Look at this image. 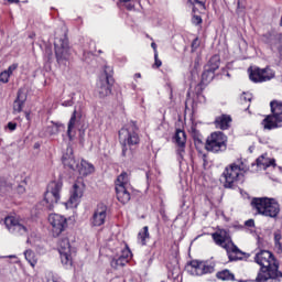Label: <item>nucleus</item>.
<instances>
[{"mask_svg": "<svg viewBox=\"0 0 282 282\" xmlns=\"http://www.w3.org/2000/svg\"><path fill=\"white\" fill-rule=\"evenodd\" d=\"M256 263L260 265V270L256 280L251 282H281L282 272L279 271V261L274 254L268 250H260L254 257Z\"/></svg>", "mask_w": 282, "mask_h": 282, "instance_id": "obj_1", "label": "nucleus"}, {"mask_svg": "<svg viewBox=\"0 0 282 282\" xmlns=\"http://www.w3.org/2000/svg\"><path fill=\"white\" fill-rule=\"evenodd\" d=\"M250 206L252 210H256L257 215L262 217H269V219H279L281 215V205L276 198L270 197H253L251 198Z\"/></svg>", "mask_w": 282, "mask_h": 282, "instance_id": "obj_2", "label": "nucleus"}, {"mask_svg": "<svg viewBox=\"0 0 282 282\" xmlns=\"http://www.w3.org/2000/svg\"><path fill=\"white\" fill-rule=\"evenodd\" d=\"M249 170L250 167L246 166L243 162L230 164L223 172L224 186L226 188H237V184L243 182V173Z\"/></svg>", "mask_w": 282, "mask_h": 282, "instance_id": "obj_3", "label": "nucleus"}, {"mask_svg": "<svg viewBox=\"0 0 282 282\" xmlns=\"http://www.w3.org/2000/svg\"><path fill=\"white\" fill-rule=\"evenodd\" d=\"M119 142L122 145L121 155L123 158H131V150H129V147L140 144V135L133 130V126L122 128L119 130Z\"/></svg>", "mask_w": 282, "mask_h": 282, "instance_id": "obj_4", "label": "nucleus"}, {"mask_svg": "<svg viewBox=\"0 0 282 282\" xmlns=\"http://www.w3.org/2000/svg\"><path fill=\"white\" fill-rule=\"evenodd\" d=\"M271 115L267 116L261 124L267 131H272V129H281L282 127V101L272 100L270 102Z\"/></svg>", "mask_w": 282, "mask_h": 282, "instance_id": "obj_5", "label": "nucleus"}, {"mask_svg": "<svg viewBox=\"0 0 282 282\" xmlns=\"http://www.w3.org/2000/svg\"><path fill=\"white\" fill-rule=\"evenodd\" d=\"M113 86V67L106 65L104 75L97 82L96 95L98 98H107L111 96V87Z\"/></svg>", "mask_w": 282, "mask_h": 282, "instance_id": "obj_6", "label": "nucleus"}, {"mask_svg": "<svg viewBox=\"0 0 282 282\" xmlns=\"http://www.w3.org/2000/svg\"><path fill=\"white\" fill-rule=\"evenodd\" d=\"M4 226L10 235H14V237H28L30 235V226H26L25 220L17 216H7Z\"/></svg>", "mask_w": 282, "mask_h": 282, "instance_id": "obj_7", "label": "nucleus"}, {"mask_svg": "<svg viewBox=\"0 0 282 282\" xmlns=\"http://www.w3.org/2000/svg\"><path fill=\"white\" fill-rule=\"evenodd\" d=\"M61 191H63V181H52L44 194V202L48 210H54V207L61 202Z\"/></svg>", "mask_w": 282, "mask_h": 282, "instance_id": "obj_8", "label": "nucleus"}, {"mask_svg": "<svg viewBox=\"0 0 282 282\" xmlns=\"http://www.w3.org/2000/svg\"><path fill=\"white\" fill-rule=\"evenodd\" d=\"M55 56L58 65L67 67L69 65V57L72 56V50L69 48V40L67 36L56 39L54 42Z\"/></svg>", "mask_w": 282, "mask_h": 282, "instance_id": "obj_9", "label": "nucleus"}, {"mask_svg": "<svg viewBox=\"0 0 282 282\" xmlns=\"http://www.w3.org/2000/svg\"><path fill=\"white\" fill-rule=\"evenodd\" d=\"M226 142H228V138L224 132H214L207 138L205 149L210 153H224L228 149Z\"/></svg>", "mask_w": 282, "mask_h": 282, "instance_id": "obj_10", "label": "nucleus"}, {"mask_svg": "<svg viewBox=\"0 0 282 282\" xmlns=\"http://www.w3.org/2000/svg\"><path fill=\"white\" fill-rule=\"evenodd\" d=\"M186 269L192 276H204V274H213L215 272V265L199 260H192Z\"/></svg>", "mask_w": 282, "mask_h": 282, "instance_id": "obj_11", "label": "nucleus"}, {"mask_svg": "<svg viewBox=\"0 0 282 282\" xmlns=\"http://www.w3.org/2000/svg\"><path fill=\"white\" fill-rule=\"evenodd\" d=\"M48 224L51 226V232L53 237H61L67 229V218L59 214L48 215Z\"/></svg>", "mask_w": 282, "mask_h": 282, "instance_id": "obj_12", "label": "nucleus"}, {"mask_svg": "<svg viewBox=\"0 0 282 282\" xmlns=\"http://www.w3.org/2000/svg\"><path fill=\"white\" fill-rule=\"evenodd\" d=\"M58 252L63 265H66V268H72L74 261L72 259V245H69V239L64 238L59 241Z\"/></svg>", "mask_w": 282, "mask_h": 282, "instance_id": "obj_13", "label": "nucleus"}, {"mask_svg": "<svg viewBox=\"0 0 282 282\" xmlns=\"http://www.w3.org/2000/svg\"><path fill=\"white\" fill-rule=\"evenodd\" d=\"M131 259V249L129 247H126L121 249L120 254L113 256L110 259V265L113 268V270H120V268H124L129 263V260Z\"/></svg>", "mask_w": 282, "mask_h": 282, "instance_id": "obj_14", "label": "nucleus"}, {"mask_svg": "<svg viewBox=\"0 0 282 282\" xmlns=\"http://www.w3.org/2000/svg\"><path fill=\"white\" fill-rule=\"evenodd\" d=\"M174 141L178 147L176 150L177 162L182 164V162H184V155L186 154V132L177 130L174 135Z\"/></svg>", "mask_w": 282, "mask_h": 282, "instance_id": "obj_15", "label": "nucleus"}, {"mask_svg": "<svg viewBox=\"0 0 282 282\" xmlns=\"http://www.w3.org/2000/svg\"><path fill=\"white\" fill-rule=\"evenodd\" d=\"M105 221H107V205L99 204L90 218V226H105Z\"/></svg>", "mask_w": 282, "mask_h": 282, "instance_id": "obj_16", "label": "nucleus"}, {"mask_svg": "<svg viewBox=\"0 0 282 282\" xmlns=\"http://www.w3.org/2000/svg\"><path fill=\"white\" fill-rule=\"evenodd\" d=\"M62 162L64 166L70 169V171H78L80 166V162L74 158V149H72V147L66 149V152L62 156Z\"/></svg>", "mask_w": 282, "mask_h": 282, "instance_id": "obj_17", "label": "nucleus"}, {"mask_svg": "<svg viewBox=\"0 0 282 282\" xmlns=\"http://www.w3.org/2000/svg\"><path fill=\"white\" fill-rule=\"evenodd\" d=\"M80 197H83V188H80L78 184H74L69 199L66 203H64L66 209L78 208V205L80 204Z\"/></svg>", "mask_w": 282, "mask_h": 282, "instance_id": "obj_18", "label": "nucleus"}, {"mask_svg": "<svg viewBox=\"0 0 282 282\" xmlns=\"http://www.w3.org/2000/svg\"><path fill=\"white\" fill-rule=\"evenodd\" d=\"M212 238L216 246H219L220 248H224L225 250L232 243V240L230 239V235H228V231L221 229L212 235Z\"/></svg>", "mask_w": 282, "mask_h": 282, "instance_id": "obj_19", "label": "nucleus"}, {"mask_svg": "<svg viewBox=\"0 0 282 282\" xmlns=\"http://www.w3.org/2000/svg\"><path fill=\"white\" fill-rule=\"evenodd\" d=\"M254 165H257L258 169L265 171L270 169V166L274 169L276 166V160L271 159L270 156H268V153H264L256 160V163L251 164V166H254Z\"/></svg>", "mask_w": 282, "mask_h": 282, "instance_id": "obj_20", "label": "nucleus"}, {"mask_svg": "<svg viewBox=\"0 0 282 282\" xmlns=\"http://www.w3.org/2000/svg\"><path fill=\"white\" fill-rule=\"evenodd\" d=\"M229 261H241L243 259V251H241L235 242H232L227 249H225Z\"/></svg>", "mask_w": 282, "mask_h": 282, "instance_id": "obj_21", "label": "nucleus"}, {"mask_svg": "<svg viewBox=\"0 0 282 282\" xmlns=\"http://www.w3.org/2000/svg\"><path fill=\"white\" fill-rule=\"evenodd\" d=\"M25 100H28V95L22 89H19L18 96L13 102V113H21V111H23Z\"/></svg>", "mask_w": 282, "mask_h": 282, "instance_id": "obj_22", "label": "nucleus"}, {"mask_svg": "<svg viewBox=\"0 0 282 282\" xmlns=\"http://www.w3.org/2000/svg\"><path fill=\"white\" fill-rule=\"evenodd\" d=\"M117 199L120 204H129L131 200V193H129V187L122 185L116 186Z\"/></svg>", "mask_w": 282, "mask_h": 282, "instance_id": "obj_23", "label": "nucleus"}, {"mask_svg": "<svg viewBox=\"0 0 282 282\" xmlns=\"http://www.w3.org/2000/svg\"><path fill=\"white\" fill-rule=\"evenodd\" d=\"M231 122H232V118L228 115H223L215 119V126L217 127V129H221L223 131H226V129H229Z\"/></svg>", "mask_w": 282, "mask_h": 282, "instance_id": "obj_24", "label": "nucleus"}, {"mask_svg": "<svg viewBox=\"0 0 282 282\" xmlns=\"http://www.w3.org/2000/svg\"><path fill=\"white\" fill-rule=\"evenodd\" d=\"M94 171H95L94 164L85 160H82L79 162V167L77 169V172L79 173V175H82V177H87V175H91Z\"/></svg>", "mask_w": 282, "mask_h": 282, "instance_id": "obj_25", "label": "nucleus"}, {"mask_svg": "<svg viewBox=\"0 0 282 282\" xmlns=\"http://www.w3.org/2000/svg\"><path fill=\"white\" fill-rule=\"evenodd\" d=\"M219 65H221V58L219 57V55H213L209 61L207 62V64L204 66V68L207 72H217V69H219Z\"/></svg>", "mask_w": 282, "mask_h": 282, "instance_id": "obj_26", "label": "nucleus"}, {"mask_svg": "<svg viewBox=\"0 0 282 282\" xmlns=\"http://www.w3.org/2000/svg\"><path fill=\"white\" fill-rule=\"evenodd\" d=\"M189 134L192 135L194 140V144L196 149H199L200 147H204V142L202 141V133H199V130H197L196 124H192L189 128Z\"/></svg>", "mask_w": 282, "mask_h": 282, "instance_id": "obj_27", "label": "nucleus"}, {"mask_svg": "<svg viewBox=\"0 0 282 282\" xmlns=\"http://www.w3.org/2000/svg\"><path fill=\"white\" fill-rule=\"evenodd\" d=\"M167 279H173V281H177L182 275V269H180V264H169L167 265Z\"/></svg>", "mask_w": 282, "mask_h": 282, "instance_id": "obj_28", "label": "nucleus"}, {"mask_svg": "<svg viewBox=\"0 0 282 282\" xmlns=\"http://www.w3.org/2000/svg\"><path fill=\"white\" fill-rule=\"evenodd\" d=\"M263 68L249 69V78L252 83H263Z\"/></svg>", "mask_w": 282, "mask_h": 282, "instance_id": "obj_29", "label": "nucleus"}, {"mask_svg": "<svg viewBox=\"0 0 282 282\" xmlns=\"http://www.w3.org/2000/svg\"><path fill=\"white\" fill-rule=\"evenodd\" d=\"M24 259L30 263L32 268L36 267V263H39V259H36V253L32 249H26L24 252Z\"/></svg>", "mask_w": 282, "mask_h": 282, "instance_id": "obj_30", "label": "nucleus"}, {"mask_svg": "<svg viewBox=\"0 0 282 282\" xmlns=\"http://www.w3.org/2000/svg\"><path fill=\"white\" fill-rule=\"evenodd\" d=\"M137 0H118L117 6L118 8H126L130 12L135 10Z\"/></svg>", "mask_w": 282, "mask_h": 282, "instance_id": "obj_31", "label": "nucleus"}, {"mask_svg": "<svg viewBox=\"0 0 282 282\" xmlns=\"http://www.w3.org/2000/svg\"><path fill=\"white\" fill-rule=\"evenodd\" d=\"M216 276L220 281H235V274H232L228 269L217 272Z\"/></svg>", "mask_w": 282, "mask_h": 282, "instance_id": "obj_32", "label": "nucleus"}, {"mask_svg": "<svg viewBox=\"0 0 282 282\" xmlns=\"http://www.w3.org/2000/svg\"><path fill=\"white\" fill-rule=\"evenodd\" d=\"M149 237H150V235H149V227L145 226L138 234V243H140V246H147V240L149 239Z\"/></svg>", "mask_w": 282, "mask_h": 282, "instance_id": "obj_33", "label": "nucleus"}, {"mask_svg": "<svg viewBox=\"0 0 282 282\" xmlns=\"http://www.w3.org/2000/svg\"><path fill=\"white\" fill-rule=\"evenodd\" d=\"M263 43H267V45H274L273 41H282V35H274L272 33H265L262 35Z\"/></svg>", "mask_w": 282, "mask_h": 282, "instance_id": "obj_34", "label": "nucleus"}, {"mask_svg": "<svg viewBox=\"0 0 282 282\" xmlns=\"http://www.w3.org/2000/svg\"><path fill=\"white\" fill-rule=\"evenodd\" d=\"M116 186L129 187V173L122 172L116 181Z\"/></svg>", "mask_w": 282, "mask_h": 282, "instance_id": "obj_35", "label": "nucleus"}, {"mask_svg": "<svg viewBox=\"0 0 282 282\" xmlns=\"http://www.w3.org/2000/svg\"><path fill=\"white\" fill-rule=\"evenodd\" d=\"M215 78V72L207 70V68H204V72L202 74V83L203 85H208V83H212V80Z\"/></svg>", "mask_w": 282, "mask_h": 282, "instance_id": "obj_36", "label": "nucleus"}, {"mask_svg": "<svg viewBox=\"0 0 282 282\" xmlns=\"http://www.w3.org/2000/svg\"><path fill=\"white\" fill-rule=\"evenodd\" d=\"M262 72H264V74H262V83H268L269 80H272L274 76H276V73H274V70L270 67L262 68Z\"/></svg>", "mask_w": 282, "mask_h": 282, "instance_id": "obj_37", "label": "nucleus"}, {"mask_svg": "<svg viewBox=\"0 0 282 282\" xmlns=\"http://www.w3.org/2000/svg\"><path fill=\"white\" fill-rule=\"evenodd\" d=\"M274 248L278 252H282V243H281V239H282V235H281V230H276L274 231Z\"/></svg>", "mask_w": 282, "mask_h": 282, "instance_id": "obj_38", "label": "nucleus"}, {"mask_svg": "<svg viewBox=\"0 0 282 282\" xmlns=\"http://www.w3.org/2000/svg\"><path fill=\"white\" fill-rule=\"evenodd\" d=\"M188 6H193V12H195V6H198L200 10H206V0H187Z\"/></svg>", "mask_w": 282, "mask_h": 282, "instance_id": "obj_39", "label": "nucleus"}, {"mask_svg": "<svg viewBox=\"0 0 282 282\" xmlns=\"http://www.w3.org/2000/svg\"><path fill=\"white\" fill-rule=\"evenodd\" d=\"M76 127V110H74L69 121H68V129H67V135L72 140V129Z\"/></svg>", "mask_w": 282, "mask_h": 282, "instance_id": "obj_40", "label": "nucleus"}, {"mask_svg": "<svg viewBox=\"0 0 282 282\" xmlns=\"http://www.w3.org/2000/svg\"><path fill=\"white\" fill-rule=\"evenodd\" d=\"M61 127H63L62 123L52 122V126L47 127V133L50 135H56V133H58V129H61Z\"/></svg>", "mask_w": 282, "mask_h": 282, "instance_id": "obj_41", "label": "nucleus"}, {"mask_svg": "<svg viewBox=\"0 0 282 282\" xmlns=\"http://www.w3.org/2000/svg\"><path fill=\"white\" fill-rule=\"evenodd\" d=\"M0 83H3V84L10 83V74H8L6 70L0 73Z\"/></svg>", "mask_w": 282, "mask_h": 282, "instance_id": "obj_42", "label": "nucleus"}, {"mask_svg": "<svg viewBox=\"0 0 282 282\" xmlns=\"http://www.w3.org/2000/svg\"><path fill=\"white\" fill-rule=\"evenodd\" d=\"M15 69H19V64L17 63L10 65L4 72L9 74V76H11L12 74H14Z\"/></svg>", "mask_w": 282, "mask_h": 282, "instance_id": "obj_43", "label": "nucleus"}, {"mask_svg": "<svg viewBox=\"0 0 282 282\" xmlns=\"http://www.w3.org/2000/svg\"><path fill=\"white\" fill-rule=\"evenodd\" d=\"M202 21V15L194 14L192 18L193 25H200Z\"/></svg>", "mask_w": 282, "mask_h": 282, "instance_id": "obj_44", "label": "nucleus"}, {"mask_svg": "<svg viewBox=\"0 0 282 282\" xmlns=\"http://www.w3.org/2000/svg\"><path fill=\"white\" fill-rule=\"evenodd\" d=\"M17 191L20 195H23V193H25V181L18 185Z\"/></svg>", "mask_w": 282, "mask_h": 282, "instance_id": "obj_45", "label": "nucleus"}, {"mask_svg": "<svg viewBox=\"0 0 282 282\" xmlns=\"http://www.w3.org/2000/svg\"><path fill=\"white\" fill-rule=\"evenodd\" d=\"M74 105V99H67L62 102V107H72Z\"/></svg>", "mask_w": 282, "mask_h": 282, "instance_id": "obj_46", "label": "nucleus"}, {"mask_svg": "<svg viewBox=\"0 0 282 282\" xmlns=\"http://www.w3.org/2000/svg\"><path fill=\"white\" fill-rule=\"evenodd\" d=\"M242 98L248 101V102H251L252 101V94L250 93H243L242 94Z\"/></svg>", "mask_w": 282, "mask_h": 282, "instance_id": "obj_47", "label": "nucleus"}, {"mask_svg": "<svg viewBox=\"0 0 282 282\" xmlns=\"http://www.w3.org/2000/svg\"><path fill=\"white\" fill-rule=\"evenodd\" d=\"M154 65L159 68L162 67V61L158 58V53L154 54Z\"/></svg>", "mask_w": 282, "mask_h": 282, "instance_id": "obj_48", "label": "nucleus"}, {"mask_svg": "<svg viewBox=\"0 0 282 282\" xmlns=\"http://www.w3.org/2000/svg\"><path fill=\"white\" fill-rule=\"evenodd\" d=\"M9 131H15L17 130V123L15 122H9L8 123Z\"/></svg>", "mask_w": 282, "mask_h": 282, "instance_id": "obj_49", "label": "nucleus"}, {"mask_svg": "<svg viewBox=\"0 0 282 282\" xmlns=\"http://www.w3.org/2000/svg\"><path fill=\"white\" fill-rule=\"evenodd\" d=\"M245 225L248 227V228H254V220L253 219H249L245 223Z\"/></svg>", "mask_w": 282, "mask_h": 282, "instance_id": "obj_50", "label": "nucleus"}, {"mask_svg": "<svg viewBox=\"0 0 282 282\" xmlns=\"http://www.w3.org/2000/svg\"><path fill=\"white\" fill-rule=\"evenodd\" d=\"M87 56H94V52L84 50V58L87 61Z\"/></svg>", "mask_w": 282, "mask_h": 282, "instance_id": "obj_51", "label": "nucleus"}, {"mask_svg": "<svg viewBox=\"0 0 282 282\" xmlns=\"http://www.w3.org/2000/svg\"><path fill=\"white\" fill-rule=\"evenodd\" d=\"M151 47H152V50L154 52V55L158 54V44H155V42L151 43Z\"/></svg>", "mask_w": 282, "mask_h": 282, "instance_id": "obj_52", "label": "nucleus"}, {"mask_svg": "<svg viewBox=\"0 0 282 282\" xmlns=\"http://www.w3.org/2000/svg\"><path fill=\"white\" fill-rule=\"evenodd\" d=\"M137 78H142V74H140V73L134 74V80H135Z\"/></svg>", "mask_w": 282, "mask_h": 282, "instance_id": "obj_53", "label": "nucleus"}, {"mask_svg": "<svg viewBox=\"0 0 282 282\" xmlns=\"http://www.w3.org/2000/svg\"><path fill=\"white\" fill-rule=\"evenodd\" d=\"M131 89H133V91H135V89H138V85L131 84Z\"/></svg>", "mask_w": 282, "mask_h": 282, "instance_id": "obj_54", "label": "nucleus"}, {"mask_svg": "<svg viewBox=\"0 0 282 282\" xmlns=\"http://www.w3.org/2000/svg\"><path fill=\"white\" fill-rule=\"evenodd\" d=\"M47 282H59V281H58V279L53 278V279H48V281H47Z\"/></svg>", "mask_w": 282, "mask_h": 282, "instance_id": "obj_55", "label": "nucleus"}, {"mask_svg": "<svg viewBox=\"0 0 282 282\" xmlns=\"http://www.w3.org/2000/svg\"><path fill=\"white\" fill-rule=\"evenodd\" d=\"M197 39H195L194 41H193V43H192V47H195L196 45H197Z\"/></svg>", "mask_w": 282, "mask_h": 282, "instance_id": "obj_56", "label": "nucleus"}, {"mask_svg": "<svg viewBox=\"0 0 282 282\" xmlns=\"http://www.w3.org/2000/svg\"><path fill=\"white\" fill-rule=\"evenodd\" d=\"M46 54H48V59H50V56H52V50L47 48Z\"/></svg>", "mask_w": 282, "mask_h": 282, "instance_id": "obj_57", "label": "nucleus"}, {"mask_svg": "<svg viewBox=\"0 0 282 282\" xmlns=\"http://www.w3.org/2000/svg\"><path fill=\"white\" fill-rule=\"evenodd\" d=\"M206 154H203V162H204V166H206Z\"/></svg>", "mask_w": 282, "mask_h": 282, "instance_id": "obj_58", "label": "nucleus"}, {"mask_svg": "<svg viewBox=\"0 0 282 282\" xmlns=\"http://www.w3.org/2000/svg\"><path fill=\"white\" fill-rule=\"evenodd\" d=\"M9 3H19V0H8Z\"/></svg>", "mask_w": 282, "mask_h": 282, "instance_id": "obj_59", "label": "nucleus"}, {"mask_svg": "<svg viewBox=\"0 0 282 282\" xmlns=\"http://www.w3.org/2000/svg\"><path fill=\"white\" fill-rule=\"evenodd\" d=\"M8 259H17V256H8Z\"/></svg>", "mask_w": 282, "mask_h": 282, "instance_id": "obj_60", "label": "nucleus"}, {"mask_svg": "<svg viewBox=\"0 0 282 282\" xmlns=\"http://www.w3.org/2000/svg\"><path fill=\"white\" fill-rule=\"evenodd\" d=\"M279 54L282 56V48H279Z\"/></svg>", "mask_w": 282, "mask_h": 282, "instance_id": "obj_61", "label": "nucleus"}, {"mask_svg": "<svg viewBox=\"0 0 282 282\" xmlns=\"http://www.w3.org/2000/svg\"><path fill=\"white\" fill-rule=\"evenodd\" d=\"M26 243H32V241L30 240V238H28Z\"/></svg>", "mask_w": 282, "mask_h": 282, "instance_id": "obj_62", "label": "nucleus"}, {"mask_svg": "<svg viewBox=\"0 0 282 282\" xmlns=\"http://www.w3.org/2000/svg\"><path fill=\"white\" fill-rule=\"evenodd\" d=\"M145 175H147V180H148V182H149V173H147Z\"/></svg>", "mask_w": 282, "mask_h": 282, "instance_id": "obj_63", "label": "nucleus"}, {"mask_svg": "<svg viewBox=\"0 0 282 282\" xmlns=\"http://www.w3.org/2000/svg\"><path fill=\"white\" fill-rule=\"evenodd\" d=\"M280 171H282V167H280Z\"/></svg>", "mask_w": 282, "mask_h": 282, "instance_id": "obj_64", "label": "nucleus"}]
</instances>
